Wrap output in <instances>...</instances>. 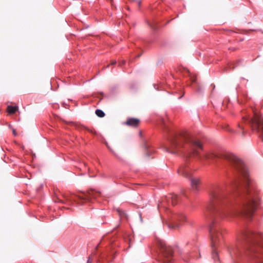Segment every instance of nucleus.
I'll return each instance as SVG.
<instances>
[{"label": "nucleus", "instance_id": "25", "mask_svg": "<svg viewBox=\"0 0 263 263\" xmlns=\"http://www.w3.org/2000/svg\"><path fill=\"white\" fill-rule=\"evenodd\" d=\"M163 124H164V126L165 127L166 125L164 124V123H163Z\"/></svg>", "mask_w": 263, "mask_h": 263}, {"label": "nucleus", "instance_id": "2", "mask_svg": "<svg viewBox=\"0 0 263 263\" xmlns=\"http://www.w3.org/2000/svg\"><path fill=\"white\" fill-rule=\"evenodd\" d=\"M263 235L248 228L241 230L237 244L229 249L231 263H239L245 258L252 263H263Z\"/></svg>", "mask_w": 263, "mask_h": 263}, {"label": "nucleus", "instance_id": "22", "mask_svg": "<svg viewBox=\"0 0 263 263\" xmlns=\"http://www.w3.org/2000/svg\"><path fill=\"white\" fill-rule=\"evenodd\" d=\"M88 130H89L90 133H92V134L93 133V132L92 130H89V129Z\"/></svg>", "mask_w": 263, "mask_h": 263}, {"label": "nucleus", "instance_id": "4", "mask_svg": "<svg viewBox=\"0 0 263 263\" xmlns=\"http://www.w3.org/2000/svg\"><path fill=\"white\" fill-rule=\"evenodd\" d=\"M180 197L176 194H170L163 198L158 204L162 222L170 229L179 228L180 223L186 219L185 216L182 213H174L170 209V205H175L179 203Z\"/></svg>", "mask_w": 263, "mask_h": 263}, {"label": "nucleus", "instance_id": "15", "mask_svg": "<svg viewBox=\"0 0 263 263\" xmlns=\"http://www.w3.org/2000/svg\"><path fill=\"white\" fill-rule=\"evenodd\" d=\"M228 66H229V68H230L231 69H234V68L235 67L237 66V65H235V64H234V63H230V64H229Z\"/></svg>", "mask_w": 263, "mask_h": 263}, {"label": "nucleus", "instance_id": "11", "mask_svg": "<svg viewBox=\"0 0 263 263\" xmlns=\"http://www.w3.org/2000/svg\"><path fill=\"white\" fill-rule=\"evenodd\" d=\"M7 111L9 114L15 113L16 111V106H8Z\"/></svg>", "mask_w": 263, "mask_h": 263}, {"label": "nucleus", "instance_id": "9", "mask_svg": "<svg viewBox=\"0 0 263 263\" xmlns=\"http://www.w3.org/2000/svg\"><path fill=\"white\" fill-rule=\"evenodd\" d=\"M144 147L145 154L148 157H149L151 156H152V154L155 152L154 149L152 147V145L147 142L144 143Z\"/></svg>", "mask_w": 263, "mask_h": 263}, {"label": "nucleus", "instance_id": "21", "mask_svg": "<svg viewBox=\"0 0 263 263\" xmlns=\"http://www.w3.org/2000/svg\"><path fill=\"white\" fill-rule=\"evenodd\" d=\"M116 63V61H114L111 63V64L114 65V64H115Z\"/></svg>", "mask_w": 263, "mask_h": 263}, {"label": "nucleus", "instance_id": "6", "mask_svg": "<svg viewBox=\"0 0 263 263\" xmlns=\"http://www.w3.org/2000/svg\"><path fill=\"white\" fill-rule=\"evenodd\" d=\"M100 195V192L91 190L87 193H83L82 195L77 196V198L74 199V201L77 202L78 204L81 205H83L84 202H90L92 199H97Z\"/></svg>", "mask_w": 263, "mask_h": 263}, {"label": "nucleus", "instance_id": "19", "mask_svg": "<svg viewBox=\"0 0 263 263\" xmlns=\"http://www.w3.org/2000/svg\"><path fill=\"white\" fill-rule=\"evenodd\" d=\"M154 87H155V88L156 89H157V90L158 89V88H157V87H156V84H154Z\"/></svg>", "mask_w": 263, "mask_h": 263}, {"label": "nucleus", "instance_id": "3", "mask_svg": "<svg viewBox=\"0 0 263 263\" xmlns=\"http://www.w3.org/2000/svg\"><path fill=\"white\" fill-rule=\"evenodd\" d=\"M241 123H237L239 130H234L228 126L224 129L231 133L241 134L242 136L250 131L257 133L263 142V118L256 110L249 108L242 111Z\"/></svg>", "mask_w": 263, "mask_h": 263}, {"label": "nucleus", "instance_id": "1", "mask_svg": "<svg viewBox=\"0 0 263 263\" xmlns=\"http://www.w3.org/2000/svg\"><path fill=\"white\" fill-rule=\"evenodd\" d=\"M164 146L166 151L183 158V163L177 170L179 175L188 179L192 187L198 190L200 180L193 176L188 161L194 158L202 161L217 159L229 167V183L227 185L214 184L208 190L205 216L209 222L211 239L212 256L214 261H219L217 249L222 242V230L219 224L224 218L238 217L251 220L259 204V198L253 181L249 177L244 162L229 152L203 151L202 145L188 132H169Z\"/></svg>", "mask_w": 263, "mask_h": 263}, {"label": "nucleus", "instance_id": "20", "mask_svg": "<svg viewBox=\"0 0 263 263\" xmlns=\"http://www.w3.org/2000/svg\"><path fill=\"white\" fill-rule=\"evenodd\" d=\"M140 3H141V2H140V1H137V3H138V4L139 5H140Z\"/></svg>", "mask_w": 263, "mask_h": 263}, {"label": "nucleus", "instance_id": "10", "mask_svg": "<svg viewBox=\"0 0 263 263\" xmlns=\"http://www.w3.org/2000/svg\"><path fill=\"white\" fill-rule=\"evenodd\" d=\"M140 121L139 119L134 118H128L125 123V124L129 126L136 127L138 126Z\"/></svg>", "mask_w": 263, "mask_h": 263}, {"label": "nucleus", "instance_id": "7", "mask_svg": "<svg viewBox=\"0 0 263 263\" xmlns=\"http://www.w3.org/2000/svg\"><path fill=\"white\" fill-rule=\"evenodd\" d=\"M198 245L195 240H193L186 244V254L187 257H191L197 259L200 256L198 254Z\"/></svg>", "mask_w": 263, "mask_h": 263}, {"label": "nucleus", "instance_id": "13", "mask_svg": "<svg viewBox=\"0 0 263 263\" xmlns=\"http://www.w3.org/2000/svg\"><path fill=\"white\" fill-rule=\"evenodd\" d=\"M117 211L120 217L124 218L126 217V213L122 210L120 209H117Z\"/></svg>", "mask_w": 263, "mask_h": 263}, {"label": "nucleus", "instance_id": "24", "mask_svg": "<svg viewBox=\"0 0 263 263\" xmlns=\"http://www.w3.org/2000/svg\"><path fill=\"white\" fill-rule=\"evenodd\" d=\"M140 56V54L138 55L137 57H139Z\"/></svg>", "mask_w": 263, "mask_h": 263}, {"label": "nucleus", "instance_id": "17", "mask_svg": "<svg viewBox=\"0 0 263 263\" xmlns=\"http://www.w3.org/2000/svg\"><path fill=\"white\" fill-rule=\"evenodd\" d=\"M149 26L152 28H153L154 29H155V27L151 24H149Z\"/></svg>", "mask_w": 263, "mask_h": 263}, {"label": "nucleus", "instance_id": "16", "mask_svg": "<svg viewBox=\"0 0 263 263\" xmlns=\"http://www.w3.org/2000/svg\"><path fill=\"white\" fill-rule=\"evenodd\" d=\"M92 259L90 257H88L86 263H92Z\"/></svg>", "mask_w": 263, "mask_h": 263}, {"label": "nucleus", "instance_id": "8", "mask_svg": "<svg viewBox=\"0 0 263 263\" xmlns=\"http://www.w3.org/2000/svg\"><path fill=\"white\" fill-rule=\"evenodd\" d=\"M184 76L189 78L190 85H192L193 88L196 91L200 92L201 88L197 81L196 77L195 74H192L188 69H185Z\"/></svg>", "mask_w": 263, "mask_h": 263}, {"label": "nucleus", "instance_id": "14", "mask_svg": "<svg viewBox=\"0 0 263 263\" xmlns=\"http://www.w3.org/2000/svg\"><path fill=\"white\" fill-rule=\"evenodd\" d=\"M8 126H9V127L10 129H12V133H13V134L14 136L16 135V132L15 129V128H13V127H12L11 125V124H10L8 125Z\"/></svg>", "mask_w": 263, "mask_h": 263}, {"label": "nucleus", "instance_id": "12", "mask_svg": "<svg viewBox=\"0 0 263 263\" xmlns=\"http://www.w3.org/2000/svg\"><path fill=\"white\" fill-rule=\"evenodd\" d=\"M95 112L96 115L99 117L102 118L105 116V113L101 109H96Z\"/></svg>", "mask_w": 263, "mask_h": 263}, {"label": "nucleus", "instance_id": "5", "mask_svg": "<svg viewBox=\"0 0 263 263\" xmlns=\"http://www.w3.org/2000/svg\"><path fill=\"white\" fill-rule=\"evenodd\" d=\"M156 243L159 250L158 252L159 260L163 263H171L173 259L172 248L167 246L162 239H157Z\"/></svg>", "mask_w": 263, "mask_h": 263}, {"label": "nucleus", "instance_id": "18", "mask_svg": "<svg viewBox=\"0 0 263 263\" xmlns=\"http://www.w3.org/2000/svg\"><path fill=\"white\" fill-rule=\"evenodd\" d=\"M182 258H183L185 261H188L187 259L186 258L185 256H182Z\"/></svg>", "mask_w": 263, "mask_h": 263}, {"label": "nucleus", "instance_id": "23", "mask_svg": "<svg viewBox=\"0 0 263 263\" xmlns=\"http://www.w3.org/2000/svg\"><path fill=\"white\" fill-rule=\"evenodd\" d=\"M125 63V61H123V62H122V64H124Z\"/></svg>", "mask_w": 263, "mask_h": 263}]
</instances>
